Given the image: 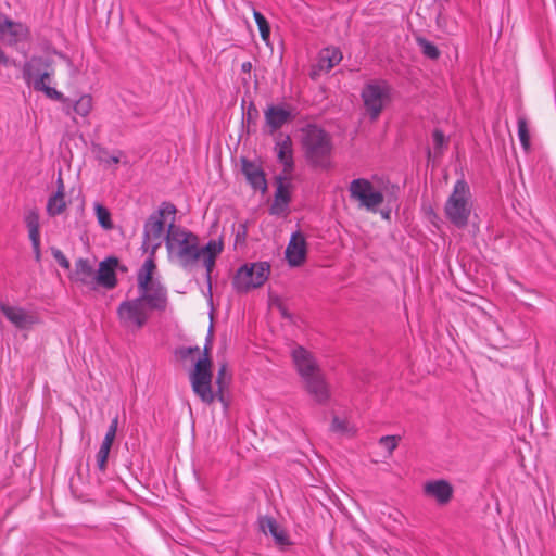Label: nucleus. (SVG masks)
Segmentation results:
<instances>
[{"label": "nucleus", "mask_w": 556, "mask_h": 556, "mask_svg": "<svg viewBox=\"0 0 556 556\" xmlns=\"http://www.w3.org/2000/svg\"><path fill=\"white\" fill-rule=\"evenodd\" d=\"M198 351H199V348H198V346H195V348H189V349L187 350V353H188V354H190V353L198 352Z\"/></svg>", "instance_id": "obj_44"}, {"label": "nucleus", "mask_w": 556, "mask_h": 556, "mask_svg": "<svg viewBox=\"0 0 556 556\" xmlns=\"http://www.w3.org/2000/svg\"><path fill=\"white\" fill-rule=\"evenodd\" d=\"M471 193L468 184L464 179L455 182L453 192L448 197L444 211L448 220L458 228L468 224L471 213Z\"/></svg>", "instance_id": "obj_6"}, {"label": "nucleus", "mask_w": 556, "mask_h": 556, "mask_svg": "<svg viewBox=\"0 0 556 556\" xmlns=\"http://www.w3.org/2000/svg\"><path fill=\"white\" fill-rule=\"evenodd\" d=\"M418 46L420 47L424 55L431 60H435L439 58L440 52L439 49L430 41L425 38H417Z\"/></svg>", "instance_id": "obj_32"}, {"label": "nucleus", "mask_w": 556, "mask_h": 556, "mask_svg": "<svg viewBox=\"0 0 556 556\" xmlns=\"http://www.w3.org/2000/svg\"><path fill=\"white\" fill-rule=\"evenodd\" d=\"M72 280L96 290V269L93 265L86 258H79L75 263V270L71 276Z\"/></svg>", "instance_id": "obj_18"}, {"label": "nucleus", "mask_w": 556, "mask_h": 556, "mask_svg": "<svg viewBox=\"0 0 556 556\" xmlns=\"http://www.w3.org/2000/svg\"><path fill=\"white\" fill-rule=\"evenodd\" d=\"M343 59L342 52L337 47H327L318 53L317 64L314 66L311 77L316 78L320 73L330 72Z\"/></svg>", "instance_id": "obj_14"}, {"label": "nucleus", "mask_w": 556, "mask_h": 556, "mask_svg": "<svg viewBox=\"0 0 556 556\" xmlns=\"http://www.w3.org/2000/svg\"><path fill=\"white\" fill-rule=\"evenodd\" d=\"M434 154H441L442 149L446 146V139L442 130L434 129L432 134Z\"/></svg>", "instance_id": "obj_36"}, {"label": "nucleus", "mask_w": 556, "mask_h": 556, "mask_svg": "<svg viewBox=\"0 0 556 556\" xmlns=\"http://www.w3.org/2000/svg\"><path fill=\"white\" fill-rule=\"evenodd\" d=\"M118 264L116 257H108L100 262L98 270H96V288L98 286L106 289H113L117 285L115 268Z\"/></svg>", "instance_id": "obj_16"}, {"label": "nucleus", "mask_w": 556, "mask_h": 556, "mask_svg": "<svg viewBox=\"0 0 556 556\" xmlns=\"http://www.w3.org/2000/svg\"><path fill=\"white\" fill-rule=\"evenodd\" d=\"M241 164L242 173L252 188L255 190L265 191L267 188V182L262 168L254 162H251L247 159H242Z\"/></svg>", "instance_id": "obj_20"}, {"label": "nucleus", "mask_w": 556, "mask_h": 556, "mask_svg": "<svg viewBox=\"0 0 556 556\" xmlns=\"http://www.w3.org/2000/svg\"><path fill=\"white\" fill-rule=\"evenodd\" d=\"M425 493L434 497L440 504H445L451 500L453 489L448 482L444 480H438L426 483Z\"/></svg>", "instance_id": "obj_23"}, {"label": "nucleus", "mask_w": 556, "mask_h": 556, "mask_svg": "<svg viewBox=\"0 0 556 556\" xmlns=\"http://www.w3.org/2000/svg\"><path fill=\"white\" fill-rule=\"evenodd\" d=\"M265 121L268 127H270V131L274 132L279 129L283 124H286L290 117L291 113L285 110L281 106L270 105L264 113Z\"/></svg>", "instance_id": "obj_24"}, {"label": "nucleus", "mask_w": 556, "mask_h": 556, "mask_svg": "<svg viewBox=\"0 0 556 556\" xmlns=\"http://www.w3.org/2000/svg\"><path fill=\"white\" fill-rule=\"evenodd\" d=\"M25 224L28 228L29 239L40 238L39 215L37 211H29L25 215Z\"/></svg>", "instance_id": "obj_27"}, {"label": "nucleus", "mask_w": 556, "mask_h": 556, "mask_svg": "<svg viewBox=\"0 0 556 556\" xmlns=\"http://www.w3.org/2000/svg\"><path fill=\"white\" fill-rule=\"evenodd\" d=\"M361 96L366 113L376 121L390 102V86L383 80L372 81L364 86Z\"/></svg>", "instance_id": "obj_9"}, {"label": "nucleus", "mask_w": 556, "mask_h": 556, "mask_svg": "<svg viewBox=\"0 0 556 556\" xmlns=\"http://www.w3.org/2000/svg\"><path fill=\"white\" fill-rule=\"evenodd\" d=\"M292 359L302 379L320 372L313 355L303 346L293 349Z\"/></svg>", "instance_id": "obj_15"}, {"label": "nucleus", "mask_w": 556, "mask_h": 556, "mask_svg": "<svg viewBox=\"0 0 556 556\" xmlns=\"http://www.w3.org/2000/svg\"><path fill=\"white\" fill-rule=\"evenodd\" d=\"M518 137L525 150L530 149V132L525 117L518 118Z\"/></svg>", "instance_id": "obj_30"}, {"label": "nucleus", "mask_w": 556, "mask_h": 556, "mask_svg": "<svg viewBox=\"0 0 556 556\" xmlns=\"http://www.w3.org/2000/svg\"><path fill=\"white\" fill-rule=\"evenodd\" d=\"M277 156L283 164V173L289 175L293 168L292 142L289 136L280 137L276 142Z\"/></svg>", "instance_id": "obj_22"}, {"label": "nucleus", "mask_w": 556, "mask_h": 556, "mask_svg": "<svg viewBox=\"0 0 556 556\" xmlns=\"http://www.w3.org/2000/svg\"><path fill=\"white\" fill-rule=\"evenodd\" d=\"M165 245L167 257L185 270H192L200 261L206 271V281L211 291V277L218 255L223 252L222 240H210L205 245H200L199 237L192 231L170 223L168 225Z\"/></svg>", "instance_id": "obj_1"}, {"label": "nucleus", "mask_w": 556, "mask_h": 556, "mask_svg": "<svg viewBox=\"0 0 556 556\" xmlns=\"http://www.w3.org/2000/svg\"><path fill=\"white\" fill-rule=\"evenodd\" d=\"M92 110V98L89 94L81 96L75 103H74V111L76 114L86 117L89 115V113Z\"/></svg>", "instance_id": "obj_29"}, {"label": "nucleus", "mask_w": 556, "mask_h": 556, "mask_svg": "<svg viewBox=\"0 0 556 556\" xmlns=\"http://www.w3.org/2000/svg\"><path fill=\"white\" fill-rule=\"evenodd\" d=\"M156 264L154 258L148 257L137 274L138 299L150 309L164 312L167 307V290L154 279Z\"/></svg>", "instance_id": "obj_3"}, {"label": "nucleus", "mask_w": 556, "mask_h": 556, "mask_svg": "<svg viewBox=\"0 0 556 556\" xmlns=\"http://www.w3.org/2000/svg\"><path fill=\"white\" fill-rule=\"evenodd\" d=\"M253 16L258 26V30H260L262 39L268 40L269 35H270V27H269L267 20L261 12H258L256 10L253 11Z\"/></svg>", "instance_id": "obj_31"}, {"label": "nucleus", "mask_w": 556, "mask_h": 556, "mask_svg": "<svg viewBox=\"0 0 556 556\" xmlns=\"http://www.w3.org/2000/svg\"><path fill=\"white\" fill-rule=\"evenodd\" d=\"M260 528L265 534H270L275 542L279 545L290 544L287 532L281 528L273 517H261L258 520Z\"/></svg>", "instance_id": "obj_21"}, {"label": "nucleus", "mask_w": 556, "mask_h": 556, "mask_svg": "<svg viewBox=\"0 0 556 556\" xmlns=\"http://www.w3.org/2000/svg\"><path fill=\"white\" fill-rule=\"evenodd\" d=\"M379 444L384 447L389 454H392L397 447L399 438L395 435H384L380 438Z\"/></svg>", "instance_id": "obj_37"}, {"label": "nucleus", "mask_w": 556, "mask_h": 556, "mask_svg": "<svg viewBox=\"0 0 556 556\" xmlns=\"http://www.w3.org/2000/svg\"><path fill=\"white\" fill-rule=\"evenodd\" d=\"M211 344L212 330L210 329L206 343L204 345L203 356L195 363L189 378L193 393L201 400L202 403L211 405L215 400H218L223 404L224 408L227 409L228 401L225 397V390L228 387L230 378L227 375V365L222 364L215 379L217 389H213V375L211 371L212 361L210 357Z\"/></svg>", "instance_id": "obj_2"}, {"label": "nucleus", "mask_w": 556, "mask_h": 556, "mask_svg": "<svg viewBox=\"0 0 556 556\" xmlns=\"http://www.w3.org/2000/svg\"><path fill=\"white\" fill-rule=\"evenodd\" d=\"M108 162L117 164L119 163V155H112L109 157Z\"/></svg>", "instance_id": "obj_43"}, {"label": "nucleus", "mask_w": 556, "mask_h": 556, "mask_svg": "<svg viewBox=\"0 0 556 556\" xmlns=\"http://www.w3.org/2000/svg\"><path fill=\"white\" fill-rule=\"evenodd\" d=\"M281 313H282V316L289 317V315L287 314V312L285 309H282Z\"/></svg>", "instance_id": "obj_45"}, {"label": "nucleus", "mask_w": 556, "mask_h": 556, "mask_svg": "<svg viewBox=\"0 0 556 556\" xmlns=\"http://www.w3.org/2000/svg\"><path fill=\"white\" fill-rule=\"evenodd\" d=\"M176 212V206L173 203L162 202L159 210L152 213L147 219L143 227L142 248L146 252H150V257L153 258L156 250L162 244L166 216H173L172 223H174Z\"/></svg>", "instance_id": "obj_5"}, {"label": "nucleus", "mask_w": 556, "mask_h": 556, "mask_svg": "<svg viewBox=\"0 0 556 556\" xmlns=\"http://www.w3.org/2000/svg\"><path fill=\"white\" fill-rule=\"evenodd\" d=\"M252 71V63L251 62H243L241 64V72L250 75Z\"/></svg>", "instance_id": "obj_41"}, {"label": "nucleus", "mask_w": 556, "mask_h": 556, "mask_svg": "<svg viewBox=\"0 0 556 556\" xmlns=\"http://www.w3.org/2000/svg\"><path fill=\"white\" fill-rule=\"evenodd\" d=\"M349 192L353 200L358 202L359 207L375 212L383 202V194L375 189L372 184L364 178H357L351 181Z\"/></svg>", "instance_id": "obj_11"}, {"label": "nucleus", "mask_w": 556, "mask_h": 556, "mask_svg": "<svg viewBox=\"0 0 556 556\" xmlns=\"http://www.w3.org/2000/svg\"><path fill=\"white\" fill-rule=\"evenodd\" d=\"M331 431L337 433L351 434L354 433L353 427L345 419H340L339 417H333L331 422Z\"/></svg>", "instance_id": "obj_33"}, {"label": "nucleus", "mask_w": 556, "mask_h": 556, "mask_svg": "<svg viewBox=\"0 0 556 556\" xmlns=\"http://www.w3.org/2000/svg\"><path fill=\"white\" fill-rule=\"evenodd\" d=\"M0 64L5 65V66L10 64L9 58L5 55V53L1 49H0Z\"/></svg>", "instance_id": "obj_42"}, {"label": "nucleus", "mask_w": 556, "mask_h": 556, "mask_svg": "<svg viewBox=\"0 0 556 556\" xmlns=\"http://www.w3.org/2000/svg\"><path fill=\"white\" fill-rule=\"evenodd\" d=\"M270 265L267 262H255L242 265L232 278V287L239 293L262 287L268 279Z\"/></svg>", "instance_id": "obj_8"}, {"label": "nucleus", "mask_w": 556, "mask_h": 556, "mask_svg": "<svg viewBox=\"0 0 556 556\" xmlns=\"http://www.w3.org/2000/svg\"><path fill=\"white\" fill-rule=\"evenodd\" d=\"M94 212L100 226L105 230L113 229L110 211L100 203L94 204Z\"/></svg>", "instance_id": "obj_28"}, {"label": "nucleus", "mask_w": 556, "mask_h": 556, "mask_svg": "<svg viewBox=\"0 0 556 556\" xmlns=\"http://www.w3.org/2000/svg\"><path fill=\"white\" fill-rule=\"evenodd\" d=\"M303 149L307 160L316 166L325 167L329 163L331 140L329 135L317 126L304 129Z\"/></svg>", "instance_id": "obj_7"}, {"label": "nucleus", "mask_w": 556, "mask_h": 556, "mask_svg": "<svg viewBox=\"0 0 556 556\" xmlns=\"http://www.w3.org/2000/svg\"><path fill=\"white\" fill-rule=\"evenodd\" d=\"M51 254L62 268L70 269V261L60 249L51 248Z\"/></svg>", "instance_id": "obj_38"}, {"label": "nucleus", "mask_w": 556, "mask_h": 556, "mask_svg": "<svg viewBox=\"0 0 556 556\" xmlns=\"http://www.w3.org/2000/svg\"><path fill=\"white\" fill-rule=\"evenodd\" d=\"M7 30L9 31V39L7 40V42L9 45H15L17 43L18 41H22L24 39H26L27 37V28L20 24V23H14L11 21V25H7Z\"/></svg>", "instance_id": "obj_26"}, {"label": "nucleus", "mask_w": 556, "mask_h": 556, "mask_svg": "<svg viewBox=\"0 0 556 556\" xmlns=\"http://www.w3.org/2000/svg\"><path fill=\"white\" fill-rule=\"evenodd\" d=\"M117 427H118V417L116 416L112 419L101 445L112 447V444L116 437Z\"/></svg>", "instance_id": "obj_34"}, {"label": "nucleus", "mask_w": 556, "mask_h": 556, "mask_svg": "<svg viewBox=\"0 0 556 556\" xmlns=\"http://www.w3.org/2000/svg\"><path fill=\"white\" fill-rule=\"evenodd\" d=\"M303 381L306 392L317 404H326L329 401V386L321 371L304 378Z\"/></svg>", "instance_id": "obj_13"}, {"label": "nucleus", "mask_w": 556, "mask_h": 556, "mask_svg": "<svg viewBox=\"0 0 556 556\" xmlns=\"http://www.w3.org/2000/svg\"><path fill=\"white\" fill-rule=\"evenodd\" d=\"M66 207V202L64 199V184L61 177L58 179V190L56 192L48 199L47 203V213L50 216H56L63 213Z\"/></svg>", "instance_id": "obj_25"}, {"label": "nucleus", "mask_w": 556, "mask_h": 556, "mask_svg": "<svg viewBox=\"0 0 556 556\" xmlns=\"http://www.w3.org/2000/svg\"><path fill=\"white\" fill-rule=\"evenodd\" d=\"M31 241V245H33V250H34V254H35V258L37 262L40 261V257H41V252H40V238H36V239H30Z\"/></svg>", "instance_id": "obj_39"}, {"label": "nucleus", "mask_w": 556, "mask_h": 556, "mask_svg": "<svg viewBox=\"0 0 556 556\" xmlns=\"http://www.w3.org/2000/svg\"><path fill=\"white\" fill-rule=\"evenodd\" d=\"M286 257L291 266H300L306 257V241L302 233L295 232L291 236L286 249Z\"/></svg>", "instance_id": "obj_19"}, {"label": "nucleus", "mask_w": 556, "mask_h": 556, "mask_svg": "<svg viewBox=\"0 0 556 556\" xmlns=\"http://www.w3.org/2000/svg\"><path fill=\"white\" fill-rule=\"evenodd\" d=\"M276 192H275V199L274 203L270 207L271 214H280L285 212L288 207V204L291 200V182L287 175L285 177L278 176L276 178Z\"/></svg>", "instance_id": "obj_17"}, {"label": "nucleus", "mask_w": 556, "mask_h": 556, "mask_svg": "<svg viewBox=\"0 0 556 556\" xmlns=\"http://www.w3.org/2000/svg\"><path fill=\"white\" fill-rule=\"evenodd\" d=\"M7 25H11V20H9L5 15L0 13V34H5Z\"/></svg>", "instance_id": "obj_40"}, {"label": "nucleus", "mask_w": 556, "mask_h": 556, "mask_svg": "<svg viewBox=\"0 0 556 556\" xmlns=\"http://www.w3.org/2000/svg\"><path fill=\"white\" fill-rule=\"evenodd\" d=\"M51 60L42 56H33L29 61L25 62L23 66V78L28 86H33L36 91L43 92L48 98L61 102H68L67 98L50 87L53 70L51 68Z\"/></svg>", "instance_id": "obj_4"}, {"label": "nucleus", "mask_w": 556, "mask_h": 556, "mask_svg": "<svg viewBox=\"0 0 556 556\" xmlns=\"http://www.w3.org/2000/svg\"><path fill=\"white\" fill-rule=\"evenodd\" d=\"M0 311L5 316V318L17 329H30L34 325L39 323V318L36 314L28 312L21 306L1 303Z\"/></svg>", "instance_id": "obj_12"}, {"label": "nucleus", "mask_w": 556, "mask_h": 556, "mask_svg": "<svg viewBox=\"0 0 556 556\" xmlns=\"http://www.w3.org/2000/svg\"><path fill=\"white\" fill-rule=\"evenodd\" d=\"M110 451H111V447L101 445L97 453V456H96L97 466H98V469L102 472L105 471V469H106V463H108Z\"/></svg>", "instance_id": "obj_35"}, {"label": "nucleus", "mask_w": 556, "mask_h": 556, "mask_svg": "<svg viewBox=\"0 0 556 556\" xmlns=\"http://www.w3.org/2000/svg\"><path fill=\"white\" fill-rule=\"evenodd\" d=\"M149 308L138 298L122 302L117 307L119 324L129 330L141 329L149 319Z\"/></svg>", "instance_id": "obj_10"}]
</instances>
